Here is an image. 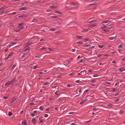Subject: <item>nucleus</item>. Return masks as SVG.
<instances>
[{"label":"nucleus","instance_id":"bb28decb","mask_svg":"<svg viewBox=\"0 0 125 125\" xmlns=\"http://www.w3.org/2000/svg\"><path fill=\"white\" fill-rule=\"evenodd\" d=\"M109 21L107 20V21H104L103 22V23H107L109 22Z\"/></svg>","mask_w":125,"mask_h":125},{"label":"nucleus","instance_id":"0e129e2a","mask_svg":"<svg viewBox=\"0 0 125 125\" xmlns=\"http://www.w3.org/2000/svg\"><path fill=\"white\" fill-rule=\"evenodd\" d=\"M28 42L30 44V45L31 44H32L33 43H32V42H31L30 41Z\"/></svg>","mask_w":125,"mask_h":125},{"label":"nucleus","instance_id":"603ef678","mask_svg":"<svg viewBox=\"0 0 125 125\" xmlns=\"http://www.w3.org/2000/svg\"><path fill=\"white\" fill-rule=\"evenodd\" d=\"M93 110L96 111L98 110L97 109L96 107H94L93 108Z\"/></svg>","mask_w":125,"mask_h":125},{"label":"nucleus","instance_id":"bf43d9fd","mask_svg":"<svg viewBox=\"0 0 125 125\" xmlns=\"http://www.w3.org/2000/svg\"><path fill=\"white\" fill-rule=\"evenodd\" d=\"M119 100H120L119 99V98H118L116 100L115 102H118V101H119Z\"/></svg>","mask_w":125,"mask_h":125},{"label":"nucleus","instance_id":"6e6d98bb","mask_svg":"<svg viewBox=\"0 0 125 125\" xmlns=\"http://www.w3.org/2000/svg\"><path fill=\"white\" fill-rule=\"evenodd\" d=\"M75 82L76 83H78L80 82L79 80H77L75 81Z\"/></svg>","mask_w":125,"mask_h":125},{"label":"nucleus","instance_id":"f3484780","mask_svg":"<svg viewBox=\"0 0 125 125\" xmlns=\"http://www.w3.org/2000/svg\"><path fill=\"white\" fill-rule=\"evenodd\" d=\"M89 30L88 29H86L85 30H82V32H85L88 31Z\"/></svg>","mask_w":125,"mask_h":125},{"label":"nucleus","instance_id":"79ce46f5","mask_svg":"<svg viewBox=\"0 0 125 125\" xmlns=\"http://www.w3.org/2000/svg\"><path fill=\"white\" fill-rule=\"evenodd\" d=\"M39 109L41 110L42 111L43 110V108L42 107L40 106V107Z\"/></svg>","mask_w":125,"mask_h":125},{"label":"nucleus","instance_id":"c03bdc74","mask_svg":"<svg viewBox=\"0 0 125 125\" xmlns=\"http://www.w3.org/2000/svg\"><path fill=\"white\" fill-rule=\"evenodd\" d=\"M34 68H33V69H35L37 67V65L35 66H33Z\"/></svg>","mask_w":125,"mask_h":125},{"label":"nucleus","instance_id":"5701e85b","mask_svg":"<svg viewBox=\"0 0 125 125\" xmlns=\"http://www.w3.org/2000/svg\"><path fill=\"white\" fill-rule=\"evenodd\" d=\"M13 115V114L11 112H9L8 113V115L9 116H11Z\"/></svg>","mask_w":125,"mask_h":125},{"label":"nucleus","instance_id":"4c0bfd02","mask_svg":"<svg viewBox=\"0 0 125 125\" xmlns=\"http://www.w3.org/2000/svg\"><path fill=\"white\" fill-rule=\"evenodd\" d=\"M30 116H32V117H34L35 115V114L34 113H31L30 115Z\"/></svg>","mask_w":125,"mask_h":125},{"label":"nucleus","instance_id":"6ab92c4d","mask_svg":"<svg viewBox=\"0 0 125 125\" xmlns=\"http://www.w3.org/2000/svg\"><path fill=\"white\" fill-rule=\"evenodd\" d=\"M12 45H13V44H12V43H11L8 45L7 47L9 48H10Z\"/></svg>","mask_w":125,"mask_h":125},{"label":"nucleus","instance_id":"2eb2a0df","mask_svg":"<svg viewBox=\"0 0 125 125\" xmlns=\"http://www.w3.org/2000/svg\"><path fill=\"white\" fill-rule=\"evenodd\" d=\"M76 43L78 44H82L83 43V42L82 41H79L77 42Z\"/></svg>","mask_w":125,"mask_h":125},{"label":"nucleus","instance_id":"4be33fe9","mask_svg":"<svg viewBox=\"0 0 125 125\" xmlns=\"http://www.w3.org/2000/svg\"><path fill=\"white\" fill-rule=\"evenodd\" d=\"M55 12L56 13L59 14H61V12L58 11H55Z\"/></svg>","mask_w":125,"mask_h":125},{"label":"nucleus","instance_id":"3c124183","mask_svg":"<svg viewBox=\"0 0 125 125\" xmlns=\"http://www.w3.org/2000/svg\"><path fill=\"white\" fill-rule=\"evenodd\" d=\"M30 104L31 105H34V104L33 102H31Z\"/></svg>","mask_w":125,"mask_h":125},{"label":"nucleus","instance_id":"052dcab7","mask_svg":"<svg viewBox=\"0 0 125 125\" xmlns=\"http://www.w3.org/2000/svg\"><path fill=\"white\" fill-rule=\"evenodd\" d=\"M68 87H70L71 86V85L70 84H67L66 85Z\"/></svg>","mask_w":125,"mask_h":125},{"label":"nucleus","instance_id":"09e8293b","mask_svg":"<svg viewBox=\"0 0 125 125\" xmlns=\"http://www.w3.org/2000/svg\"><path fill=\"white\" fill-rule=\"evenodd\" d=\"M122 47H123L122 45H120L118 46V48H122Z\"/></svg>","mask_w":125,"mask_h":125},{"label":"nucleus","instance_id":"f257e3e1","mask_svg":"<svg viewBox=\"0 0 125 125\" xmlns=\"http://www.w3.org/2000/svg\"><path fill=\"white\" fill-rule=\"evenodd\" d=\"M101 29H102V31L106 32H108L109 31L110 29L108 27L105 26L101 27Z\"/></svg>","mask_w":125,"mask_h":125},{"label":"nucleus","instance_id":"1a4fd4ad","mask_svg":"<svg viewBox=\"0 0 125 125\" xmlns=\"http://www.w3.org/2000/svg\"><path fill=\"white\" fill-rule=\"evenodd\" d=\"M118 70L121 72H122L124 71V69L123 68H119L118 69Z\"/></svg>","mask_w":125,"mask_h":125},{"label":"nucleus","instance_id":"6e6552de","mask_svg":"<svg viewBox=\"0 0 125 125\" xmlns=\"http://www.w3.org/2000/svg\"><path fill=\"white\" fill-rule=\"evenodd\" d=\"M22 123L23 125H27L26 122V121H22Z\"/></svg>","mask_w":125,"mask_h":125},{"label":"nucleus","instance_id":"680f3d73","mask_svg":"<svg viewBox=\"0 0 125 125\" xmlns=\"http://www.w3.org/2000/svg\"><path fill=\"white\" fill-rule=\"evenodd\" d=\"M48 49L49 50V51H52V49L51 48H48Z\"/></svg>","mask_w":125,"mask_h":125},{"label":"nucleus","instance_id":"c9c22d12","mask_svg":"<svg viewBox=\"0 0 125 125\" xmlns=\"http://www.w3.org/2000/svg\"><path fill=\"white\" fill-rule=\"evenodd\" d=\"M107 106L110 107H112V105L111 104H108Z\"/></svg>","mask_w":125,"mask_h":125},{"label":"nucleus","instance_id":"412c9836","mask_svg":"<svg viewBox=\"0 0 125 125\" xmlns=\"http://www.w3.org/2000/svg\"><path fill=\"white\" fill-rule=\"evenodd\" d=\"M49 83L48 82H47L45 83H43V84L44 85H47Z\"/></svg>","mask_w":125,"mask_h":125},{"label":"nucleus","instance_id":"13d9d810","mask_svg":"<svg viewBox=\"0 0 125 125\" xmlns=\"http://www.w3.org/2000/svg\"><path fill=\"white\" fill-rule=\"evenodd\" d=\"M109 39L110 40H111L113 39H114V37H110L109 38Z\"/></svg>","mask_w":125,"mask_h":125},{"label":"nucleus","instance_id":"0eeeda50","mask_svg":"<svg viewBox=\"0 0 125 125\" xmlns=\"http://www.w3.org/2000/svg\"><path fill=\"white\" fill-rule=\"evenodd\" d=\"M16 78H14L13 79H12L11 81H10L11 83V84H13V83L15 82L16 81Z\"/></svg>","mask_w":125,"mask_h":125},{"label":"nucleus","instance_id":"e2e57ef3","mask_svg":"<svg viewBox=\"0 0 125 125\" xmlns=\"http://www.w3.org/2000/svg\"><path fill=\"white\" fill-rule=\"evenodd\" d=\"M95 81L94 80H93L91 81V82L92 83H94L95 82Z\"/></svg>","mask_w":125,"mask_h":125},{"label":"nucleus","instance_id":"c85d7f7f","mask_svg":"<svg viewBox=\"0 0 125 125\" xmlns=\"http://www.w3.org/2000/svg\"><path fill=\"white\" fill-rule=\"evenodd\" d=\"M85 100H83L81 102L80 104H83L85 102Z\"/></svg>","mask_w":125,"mask_h":125},{"label":"nucleus","instance_id":"f704fd0d","mask_svg":"<svg viewBox=\"0 0 125 125\" xmlns=\"http://www.w3.org/2000/svg\"><path fill=\"white\" fill-rule=\"evenodd\" d=\"M30 44L28 42H27L26 44V46H25V47H27L28 46H29L30 45Z\"/></svg>","mask_w":125,"mask_h":125},{"label":"nucleus","instance_id":"aec40b11","mask_svg":"<svg viewBox=\"0 0 125 125\" xmlns=\"http://www.w3.org/2000/svg\"><path fill=\"white\" fill-rule=\"evenodd\" d=\"M58 17L57 16H53L51 17V18L52 19H55L56 18Z\"/></svg>","mask_w":125,"mask_h":125},{"label":"nucleus","instance_id":"864d4df0","mask_svg":"<svg viewBox=\"0 0 125 125\" xmlns=\"http://www.w3.org/2000/svg\"><path fill=\"white\" fill-rule=\"evenodd\" d=\"M98 76L97 74H94L93 75V76L94 77H96Z\"/></svg>","mask_w":125,"mask_h":125},{"label":"nucleus","instance_id":"49530a36","mask_svg":"<svg viewBox=\"0 0 125 125\" xmlns=\"http://www.w3.org/2000/svg\"><path fill=\"white\" fill-rule=\"evenodd\" d=\"M71 51L73 52H75V50L74 49H72L71 50Z\"/></svg>","mask_w":125,"mask_h":125},{"label":"nucleus","instance_id":"72a5a7b5","mask_svg":"<svg viewBox=\"0 0 125 125\" xmlns=\"http://www.w3.org/2000/svg\"><path fill=\"white\" fill-rule=\"evenodd\" d=\"M76 37L78 38L79 39H81L83 37V36H76Z\"/></svg>","mask_w":125,"mask_h":125},{"label":"nucleus","instance_id":"a878e982","mask_svg":"<svg viewBox=\"0 0 125 125\" xmlns=\"http://www.w3.org/2000/svg\"><path fill=\"white\" fill-rule=\"evenodd\" d=\"M19 27H20V30H21L23 29L24 28V27L23 26H21Z\"/></svg>","mask_w":125,"mask_h":125},{"label":"nucleus","instance_id":"de8ad7c7","mask_svg":"<svg viewBox=\"0 0 125 125\" xmlns=\"http://www.w3.org/2000/svg\"><path fill=\"white\" fill-rule=\"evenodd\" d=\"M41 56V55H40L39 56H35V57L36 58H40Z\"/></svg>","mask_w":125,"mask_h":125},{"label":"nucleus","instance_id":"ddd939ff","mask_svg":"<svg viewBox=\"0 0 125 125\" xmlns=\"http://www.w3.org/2000/svg\"><path fill=\"white\" fill-rule=\"evenodd\" d=\"M24 23L23 22H22L20 24H19L18 25V26H22L24 24Z\"/></svg>","mask_w":125,"mask_h":125},{"label":"nucleus","instance_id":"9d476101","mask_svg":"<svg viewBox=\"0 0 125 125\" xmlns=\"http://www.w3.org/2000/svg\"><path fill=\"white\" fill-rule=\"evenodd\" d=\"M49 8H53L54 9L57 8V7L56 6H49Z\"/></svg>","mask_w":125,"mask_h":125},{"label":"nucleus","instance_id":"ea45409f","mask_svg":"<svg viewBox=\"0 0 125 125\" xmlns=\"http://www.w3.org/2000/svg\"><path fill=\"white\" fill-rule=\"evenodd\" d=\"M99 47L100 48H102L104 47V46L103 45H99Z\"/></svg>","mask_w":125,"mask_h":125},{"label":"nucleus","instance_id":"20e7f679","mask_svg":"<svg viewBox=\"0 0 125 125\" xmlns=\"http://www.w3.org/2000/svg\"><path fill=\"white\" fill-rule=\"evenodd\" d=\"M36 121V119L34 118H33L31 121V122L32 123L34 124Z\"/></svg>","mask_w":125,"mask_h":125},{"label":"nucleus","instance_id":"774afa93","mask_svg":"<svg viewBox=\"0 0 125 125\" xmlns=\"http://www.w3.org/2000/svg\"><path fill=\"white\" fill-rule=\"evenodd\" d=\"M71 125H76V124L74 123H72Z\"/></svg>","mask_w":125,"mask_h":125},{"label":"nucleus","instance_id":"5fc2aeb1","mask_svg":"<svg viewBox=\"0 0 125 125\" xmlns=\"http://www.w3.org/2000/svg\"><path fill=\"white\" fill-rule=\"evenodd\" d=\"M119 82L118 81L117 82L115 83V86H116V85L119 83Z\"/></svg>","mask_w":125,"mask_h":125},{"label":"nucleus","instance_id":"338daca9","mask_svg":"<svg viewBox=\"0 0 125 125\" xmlns=\"http://www.w3.org/2000/svg\"><path fill=\"white\" fill-rule=\"evenodd\" d=\"M4 98L5 99H7L8 98V97L7 96H4Z\"/></svg>","mask_w":125,"mask_h":125},{"label":"nucleus","instance_id":"473e14b6","mask_svg":"<svg viewBox=\"0 0 125 125\" xmlns=\"http://www.w3.org/2000/svg\"><path fill=\"white\" fill-rule=\"evenodd\" d=\"M89 38H87L85 39L84 40V42H85L86 41H87L89 40Z\"/></svg>","mask_w":125,"mask_h":125},{"label":"nucleus","instance_id":"7ed1b4c3","mask_svg":"<svg viewBox=\"0 0 125 125\" xmlns=\"http://www.w3.org/2000/svg\"><path fill=\"white\" fill-rule=\"evenodd\" d=\"M10 84H11V83L10 81H8L5 83V85L6 86H8Z\"/></svg>","mask_w":125,"mask_h":125},{"label":"nucleus","instance_id":"9b49d317","mask_svg":"<svg viewBox=\"0 0 125 125\" xmlns=\"http://www.w3.org/2000/svg\"><path fill=\"white\" fill-rule=\"evenodd\" d=\"M96 24H93L92 25H91L90 26V28H92V27H93L95 26H96Z\"/></svg>","mask_w":125,"mask_h":125},{"label":"nucleus","instance_id":"cd10ccee","mask_svg":"<svg viewBox=\"0 0 125 125\" xmlns=\"http://www.w3.org/2000/svg\"><path fill=\"white\" fill-rule=\"evenodd\" d=\"M91 120H89L88 121H86L85 122H84V123H85V124H87V123H89L90 122H91Z\"/></svg>","mask_w":125,"mask_h":125},{"label":"nucleus","instance_id":"f03ea898","mask_svg":"<svg viewBox=\"0 0 125 125\" xmlns=\"http://www.w3.org/2000/svg\"><path fill=\"white\" fill-rule=\"evenodd\" d=\"M17 97L16 96H15L10 101V103H12L13 102H14V101H15V100L17 99Z\"/></svg>","mask_w":125,"mask_h":125},{"label":"nucleus","instance_id":"e433bc0d","mask_svg":"<svg viewBox=\"0 0 125 125\" xmlns=\"http://www.w3.org/2000/svg\"><path fill=\"white\" fill-rule=\"evenodd\" d=\"M55 94L56 95H58L59 94V92L58 91H56L55 92Z\"/></svg>","mask_w":125,"mask_h":125},{"label":"nucleus","instance_id":"7c9ffc66","mask_svg":"<svg viewBox=\"0 0 125 125\" xmlns=\"http://www.w3.org/2000/svg\"><path fill=\"white\" fill-rule=\"evenodd\" d=\"M110 83L109 82H104V84H109Z\"/></svg>","mask_w":125,"mask_h":125},{"label":"nucleus","instance_id":"4468645a","mask_svg":"<svg viewBox=\"0 0 125 125\" xmlns=\"http://www.w3.org/2000/svg\"><path fill=\"white\" fill-rule=\"evenodd\" d=\"M32 21L33 22H36L37 21V20L36 19L34 18L32 20Z\"/></svg>","mask_w":125,"mask_h":125},{"label":"nucleus","instance_id":"c756f323","mask_svg":"<svg viewBox=\"0 0 125 125\" xmlns=\"http://www.w3.org/2000/svg\"><path fill=\"white\" fill-rule=\"evenodd\" d=\"M123 112V111L122 110H120L119 112V114H122Z\"/></svg>","mask_w":125,"mask_h":125},{"label":"nucleus","instance_id":"37998d69","mask_svg":"<svg viewBox=\"0 0 125 125\" xmlns=\"http://www.w3.org/2000/svg\"><path fill=\"white\" fill-rule=\"evenodd\" d=\"M95 20H92L91 21H89L88 22V23H91V22H94L95 21Z\"/></svg>","mask_w":125,"mask_h":125},{"label":"nucleus","instance_id":"f8f14e48","mask_svg":"<svg viewBox=\"0 0 125 125\" xmlns=\"http://www.w3.org/2000/svg\"><path fill=\"white\" fill-rule=\"evenodd\" d=\"M77 3L76 2H72L71 3V4L72 6L75 5H77Z\"/></svg>","mask_w":125,"mask_h":125},{"label":"nucleus","instance_id":"dca6fc26","mask_svg":"<svg viewBox=\"0 0 125 125\" xmlns=\"http://www.w3.org/2000/svg\"><path fill=\"white\" fill-rule=\"evenodd\" d=\"M7 8V7H6L5 6H4L0 8V10L2 9H5Z\"/></svg>","mask_w":125,"mask_h":125},{"label":"nucleus","instance_id":"393cba45","mask_svg":"<svg viewBox=\"0 0 125 125\" xmlns=\"http://www.w3.org/2000/svg\"><path fill=\"white\" fill-rule=\"evenodd\" d=\"M22 10H27L28 9V8L26 7H22Z\"/></svg>","mask_w":125,"mask_h":125},{"label":"nucleus","instance_id":"a19ab883","mask_svg":"<svg viewBox=\"0 0 125 125\" xmlns=\"http://www.w3.org/2000/svg\"><path fill=\"white\" fill-rule=\"evenodd\" d=\"M90 46V45L89 44H88L85 45H84L83 46V47H88V46Z\"/></svg>","mask_w":125,"mask_h":125},{"label":"nucleus","instance_id":"b1692460","mask_svg":"<svg viewBox=\"0 0 125 125\" xmlns=\"http://www.w3.org/2000/svg\"><path fill=\"white\" fill-rule=\"evenodd\" d=\"M46 48L44 47H42V48H41L39 49V50L42 51L43 49H45Z\"/></svg>","mask_w":125,"mask_h":125},{"label":"nucleus","instance_id":"8fccbe9b","mask_svg":"<svg viewBox=\"0 0 125 125\" xmlns=\"http://www.w3.org/2000/svg\"><path fill=\"white\" fill-rule=\"evenodd\" d=\"M83 62V61L82 59H81V60H80L79 62V63H81V62Z\"/></svg>","mask_w":125,"mask_h":125},{"label":"nucleus","instance_id":"4d7b16f0","mask_svg":"<svg viewBox=\"0 0 125 125\" xmlns=\"http://www.w3.org/2000/svg\"><path fill=\"white\" fill-rule=\"evenodd\" d=\"M48 115L47 114H45L44 115V116L45 117H48Z\"/></svg>","mask_w":125,"mask_h":125},{"label":"nucleus","instance_id":"a211bd4d","mask_svg":"<svg viewBox=\"0 0 125 125\" xmlns=\"http://www.w3.org/2000/svg\"><path fill=\"white\" fill-rule=\"evenodd\" d=\"M7 12L6 11H3L2 12H1L0 13V15H2L3 14H4L6 13H7Z\"/></svg>","mask_w":125,"mask_h":125},{"label":"nucleus","instance_id":"58836bf2","mask_svg":"<svg viewBox=\"0 0 125 125\" xmlns=\"http://www.w3.org/2000/svg\"><path fill=\"white\" fill-rule=\"evenodd\" d=\"M12 53H11L10 54H9L8 56L9 57H10V56H11L12 55Z\"/></svg>","mask_w":125,"mask_h":125},{"label":"nucleus","instance_id":"69168bd1","mask_svg":"<svg viewBox=\"0 0 125 125\" xmlns=\"http://www.w3.org/2000/svg\"><path fill=\"white\" fill-rule=\"evenodd\" d=\"M73 73H72L69 74V75H70V76H71V75H73Z\"/></svg>","mask_w":125,"mask_h":125},{"label":"nucleus","instance_id":"423d86ee","mask_svg":"<svg viewBox=\"0 0 125 125\" xmlns=\"http://www.w3.org/2000/svg\"><path fill=\"white\" fill-rule=\"evenodd\" d=\"M96 4V3H95L94 2V3H93L90 4L88 5V6L89 7H91V6H94V5H95Z\"/></svg>","mask_w":125,"mask_h":125},{"label":"nucleus","instance_id":"2f4dec72","mask_svg":"<svg viewBox=\"0 0 125 125\" xmlns=\"http://www.w3.org/2000/svg\"><path fill=\"white\" fill-rule=\"evenodd\" d=\"M26 17V16L25 15H22L21 16H18V18H21L22 17Z\"/></svg>","mask_w":125,"mask_h":125},{"label":"nucleus","instance_id":"a18cd8bd","mask_svg":"<svg viewBox=\"0 0 125 125\" xmlns=\"http://www.w3.org/2000/svg\"><path fill=\"white\" fill-rule=\"evenodd\" d=\"M20 31V29H19V30H15V32H18Z\"/></svg>","mask_w":125,"mask_h":125},{"label":"nucleus","instance_id":"39448f33","mask_svg":"<svg viewBox=\"0 0 125 125\" xmlns=\"http://www.w3.org/2000/svg\"><path fill=\"white\" fill-rule=\"evenodd\" d=\"M16 65H17V64L16 63H15L11 67V68L10 69V70H13V69H14V68L16 66Z\"/></svg>","mask_w":125,"mask_h":125}]
</instances>
